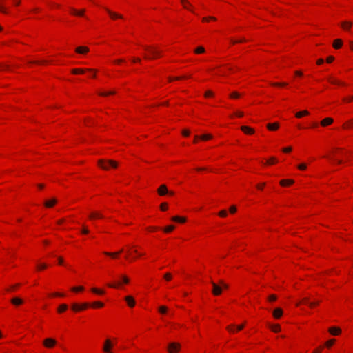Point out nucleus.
I'll list each match as a JSON object with an SVG mask.
<instances>
[{
  "instance_id": "obj_1",
  "label": "nucleus",
  "mask_w": 353,
  "mask_h": 353,
  "mask_svg": "<svg viewBox=\"0 0 353 353\" xmlns=\"http://www.w3.org/2000/svg\"><path fill=\"white\" fill-rule=\"evenodd\" d=\"M212 285V292L214 296H219L222 293L223 289H228V285L225 283L222 280L219 281V283L211 281Z\"/></svg>"
},
{
  "instance_id": "obj_2",
  "label": "nucleus",
  "mask_w": 353,
  "mask_h": 353,
  "mask_svg": "<svg viewBox=\"0 0 353 353\" xmlns=\"http://www.w3.org/2000/svg\"><path fill=\"white\" fill-rule=\"evenodd\" d=\"M98 165L103 170H108L110 168H116L118 165V163L115 161L111 159H100L98 161Z\"/></svg>"
},
{
  "instance_id": "obj_3",
  "label": "nucleus",
  "mask_w": 353,
  "mask_h": 353,
  "mask_svg": "<svg viewBox=\"0 0 353 353\" xmlns=\"http://www.w3.org/2000/svg\"><path fill=\"white\" fill-rule=\"evenodd\" d=\"M144 49L145 50H148L150 53V54H151V57L145 55L144 57L145 59H154L157 57L160 56V54H161V52L159 50H157L154 48L149 47V46H145Z\"/></svg>"
},
{
  "instance_id": "obj_4",
  "label": "nucleus",
  "mask_w": 353,
  "mask_h": 353,
  "mask_svg": "<svg viewBox=\"0 0 353 353\" xmlns=\"http://www.w3.org/2000/svg\"><path fill=\"white\" fill-rule=\"evenodd\" d=\"M157 192L160 196H164L167 194L173 195L174 192H169L165 185H161L157 190Z\"/></svg>"
},
{
  "instance_id": "obj_5",
  "label": "nucleus",
  "mask_w": 353,
  "mask_h": 353,
  "mask_svg": "<svg viewBox=\"0 0 353 353\" xmlns=\"http://www.w3.org/2000/svg\"><path fill=\"white\" fill-rule=\"evenodd\" d=\"M180 349V345L176 343H171L168 345L169 353H176Z\"/></svg>"
},
{
  "instance_id": "obj_6",
  "label": "nucleus",
  "mask_w": 353,
  "mask_h": 353,
  "mask_svg": "<svg viewBox=\"0 0 353 353\" xmlns=\"http://www.w3.org/2000/svg\"><path fill=\"white\" fill-rule=\"evenodd\" d=\"M113 347V344L111 342L110 339H106L105 341L103 347V351L104 352H109L112 350V348Z\"/></svg>"
},
{
  "instance_id": "obj_7",
  "label": "nucleus",
  "mask_w": 353,
  "mask_h": 353,
  "mask_svg": "<svg viewBox=\"0 0 353 353\" xmlns=\"http://www.w3.org/2000/svg\"><path fill=\"white\" fill-rule=\"evenodd\" d=\"M57 343V341L53 339H51V338H48V339H46L44 341H43V345L46 347H52L53 346H54Z\"/></svg>"
},
{
  "instance_id": "obj_8",
  "label": "nucleus",
  "mask_w": 353,
  "mask_h": 353,
  "mask_svg": "<svg viewBox=\"0 0 353 353\" xmlns=\"http://www.w3.org/2000/svg\"><path fill=\"white\" fill-rule=\"evenodd\" d=\"M105 10L112 19H123V16L121 14L112 12L108 8H105Z\"/></svg>"
},
{
  "instance_id": "obj_9",
  "label": "nucleus",
  "mask_w": 353,
  "mask_h": 353,
  "mask_svg": "<svg viewBox=\"0 0 353 353\" xmlns=\"http://www.w3.org/2000/svg\"><path fill=\"white\" fill-rule=\"evenodd\" d=\"M57 203V200L55 198H52L44 202V205L46 208H52Z\"/></svg>"
},
{
  "instance_id": "obj_10",
  "label": "nucleus",
  "mask_w": 353,
  "mask_h": 353,
  "mask_svg": "<svg viewBox=\"0 0 353 353\" xmlns=\"http://www.w3.org/2000/svg\"><path fill=\"white\" fill-rule=\"evenodd\" d=\"M333 119L330 117H327L323 119L321 122V125L323 127L327 126L333 123Z\"/></svg>"
},
{
  "instance_id": "obj_11",
  "label": "nucleus",
  "mask_w": 353,
  "mask_h": 353,
  "mask_svg": "<svg viewBox=\"0 0 353 353\" xmlns=\"http://www.w3.org/2000/svg\"><path fill=\"white\" fill-rule=\"evenodd\" d=\"M341 332V329L337 327H332L329 329V332L334 336L339 334Z\"/></svg>"
},
{
  "instance_id": "obj_12",
  "label": "nucleus",
  "mask_w": 353,
  "mask_h": 353,
  "mask_svg": "<svg viewBox=\"0 0 353 353\" xmlns=\"http://www.w3.org/2000/svg\"><path fill=\"white\" fill-rule=\"evenodd\" d=\"M125 300L127 301L128 305L131 307H134L135 305V301L131 296H125Z\"/></svg>"
},
{
  "instance_id": "obj_13",
  "label": "nucleus",
  "mask_w": 353,
  "mask_h": 353,
  "mask_svg": "<svg viewBox=\"0 0 353 353\" xmlns=\"http://www.w3.org/2000/svg\"><path fill=\"white\" fill-rule=\"evenodd\" d=\"M283 314V311L281 308H276L273 311V316L276 319H279Z\"/></svg>"
},
{
  "instance_id": "obj_14",
  "label": "nucleus",
  "mask_w": 353,
  "mask_h": 353,
  "mask_svg": "<svg viewBox=\"0 0 353 353\" xmlns=\"http://www.w3.org/2000/svg\"><path fill=\"white\" fill-rule=\"evenodd\" d=\"M89 51V48L85 46H79L76 48V52L79 54L86 53Z\"/></svg>"
},
{
  "instance_id": "obj_15",
  "label": "nucleus",
  "mask_w": 353,
  "mask_h": 353,
  "mask_svg": "<svg viewBox=\"0 0 353 353\" xmlns=\"http://www.w3.org/2000/svg\"><path fill=\"white\" fill-rule=\"evenodd\" d=\"M241 130L243 132H244L245 133H247V134H253L254 132V130L252 128H250L248 126H245V125L241 126Z\"/></svg>"
},
{
  "instance_id": "obj_16",
  "label": "nucleus",
  "mask_w": 353,
  "mask_h": 353,
  "mask_svg": "<svg viewBox=\"0 0 353 353\" xmlns=\"http://www.w3.org/2000/svg\"><path fill=\"white\" fill-rule=\"evenodd\" d=\"M343 41L340 39H335L333 43V47L336 49H339L342 46Z\"/></svg>"
},
{
  "instance_id": "obj_17",
  "label": "nucleus",
  "mask_w": 353,
  "mask_h": 353,
  "mask_svg": "<svg viewBox=\"0 0 353 353\" xmlns=\"http://www.w3.org/2000/svg\"><path fill=\"white\" fill-rule=\"evenodd\" d=\"M23 300L19 297H14L11 299V303L15 305H19L23 303Z\"/></svg>"
},
{
  "instance_id": "obj_18",
  "label": "nucleus",
  "mask_w": 353,
  "mask_h": 353,
  "mask_svg": "<svg viewBox=\"0 0 353 353\" xmlns=\"http://www.w3.org/2000/svg\"><path fill=\"white\" fill-rule=\"evenodd\" d=\"M279 125L278 123H268L267 125V128L270 130H276L279 128Z\"/></svg>"
},
{
  "instance_id": "obj_19",
  "label": "nucleus",
  "mask_w": 353,
  "mask_h": 353,
  "mask_svg": "<svg viewBox=\"0 0 353 353\" xmlns=\"http://www.w3.org/2000/svg\"><path fill=\"white\" fill-rule=\"evenodd\" d=\"M86 70L85 69H81V68H76V69H73L72 70V74H82ZM87 70L88 71H93V70L92 69H88Z\"/></svg>"
},
{
  "instance_id": "obj_20",
  "label": "nucleus",
  "mask_w": 353,
  "mask_h": 353,
  "mask_svg": "<svg viewBox=\"0 0 353 353\" xmlns=\"http://www.w3.org/2000/svg\"><path fill=\"white\" fill-rule=\"evenodd\" d=\"M294 183V181L292 179H283L280 181V184L283 186L287 185H292Z\"/></svg>"
},
{
  "instance_id": "obj_21",
  "label": "nucleus",
  "mask_w": 353,
  "mask_h": 353,
  "mask_svg": "<svg viewBox=\"0 0 353 353\" xmlns=\"http://www.w3.org/2000/svg\"><path fill=\"white\" fill-rule=\"evenodd\" d=\"M72 13L77 16H83L85 10H77L74 8L71 9Z\"/></svg>"
},
{
  "instance_id": "obj_22",
  "label": "nucleus",
  "mask_w": 353,
  "mask_h": 353,
  "mask_svg": "<svg viewBox=\"0 0 353 353\" xmlns=\"http://www.w3.org/2000/svg\"><path fill=\"white\" fill-rule=\"evenodd\" d=\"M308 114H309V112L308 111L303 110V111H300V112H296L295 116L297 118H301V117H302L303 116L308 115Z\"/></svg>"
},
{
  "instance_id": "obj_23",
  "label": "nucleus",
  "mask_w": 353,
  "mask_h": 353,
  "mask_svg": "<svg viewBox=\"0 0 353 353\" xmlns=\"http://www.w3.org/2000/svg\"><path fill=\"white\" fill-rule=\"evenodd\" d=\"M172 220L174 221H177V222H180V223H185L186 219L184 217H180V216H173L172 218Z\"/></svg>"
},
{
  "instance_id": "obj_24",
  "label": "nucleus",
  "mask_w": 353,
  "mask_h": 353,
  "mask_svg": "<svg viewBox=\"0 0 353 353\" xmlns=\"http://www.w3.org/2000/svg\"><path fill=\"white\" fill-rule=\"evenodd\" d=\"M122 252H123V250H121L118 252H105L104 254L105 255H107V256H112V257L114 258V257L117 256Z\"/></svg>"
},
{
  "instance_id": "obj_25",
  "label": "nucleus",
  "mask_w": 353,
  "mask_h": 353,
  "mask_svg": "<svg viewBox=\"0 0 353 353\" xmlns=\"http://www.w3.org/2000/svg\"><path fill=\"white\" fill-rule=\"evenodd\" d=\"M270 327L274 332H279L281 330V327L278 324L272 325L270 326Z\"/></svg>"
},
{
  "instance_id": "obj_26",
  "label": "nucleus",
  "mask_w": 353,
  "mask_h": 353,
  "mask_svg": "<svg viewBox=\"0 0 353 353\" xmlns=\"http://www.w3.org/2000/svg\"><path fill=\"white\" fill-rule=\"evenodd\" d=\"M90 219H95V218H102L103 216L99 214V213H97V212H92L90 214L89 216Z\"/></svg>"
},
{
  "instance_id": "obj_27",
  "label": "nucleus",
  "mask_w": 353,
  "mask_h": 353,
  "mask_svg": "<svg viewBox=\"0 0 353 353\" xmlns=\"http://www.w3.org/2000/svg\"><path fill=\"white\" fill-rule=\"evenodd\" d=\"M341 26L345 29H349L352 26V23L349 21H345L341 23Z\"/></svg>"
},
{
  "instance_id": "obj_28",
  "label": "nucleus",
  "mask_w": 353,
  "mask_h": 353,
  "mask_svg": "<svg viewBox=\"0 0 353 353\" xmlns=\"http://www.w3.org/2000/svg\"><path fill=\"white\" fill-rule=\"evenodd\" d=\"M67 309H68V305H65V304H62V305H61L59 307V308H58V312H59V313H61V312H63L65 311Z\"/></svg>"
},
{
  "instance_id": "obj_29",
  "label": "nucleus",
  "mask_w": 353,
  "mask_h": 353,
  "mask_svg": "<svg viewBox=\"0 0 353 353\" xmlns=\"http://www.w3.org/2000/svg\"><path fill=\"white\" fill-rule=\"evenodd\" d=\"M212 138V136L210 134H203L200 137V139L203 141L209 140V139H211Z\"/></svg>"
},
{
  "instance_id": "obj_30",
  "label": "nucleus",
  "mask_w": 353,
  "mask_h": 353,
  "mask_svg": "<svg viewBox=\"0 0 353 353\" xmlns=\"http://www.w3.org/2000/svg\"><path fill=\"white\" fill-rule=\"evenodd\" d=\"M194 52L196 54L203 53L205 52V48L203 46H199L195 49Z\"/></svg>"
},
{
  "instance_id": "obj_31",
  "label": "nucleus",
  "mask_w": 353,
  "mask_h": 353,
  "mask_svg": "<svg viewBox=\"0 0 353 353\" xmlns=\"http://www.w3.org/2000/svg\"><path fill=\"white\" fill-rule=\"evenodd\" d=\"M181 1L185 8L190 9V7H191V5L187 0H181Z\"/></svg>"
},
{
  "instance_id": "obj_32",
  "label": "nucleus",
  "mask_w": 353,
  "mask_h": 353,
  "mask_svg": "<svg viewBox=\"0 0 353 353\" xmlns=\"http://www.w3.org/2000/svg\"><path fill=\"white\" fill-rule=\"evenodd\" d=\"M115 93L114 91H110V92H99V94L103 97H106L108 95L114 94Z\"/></svg>"
},
{
  "instance_id": "obj_33",
  "label": "nucleus",
  "mask_w": 353,
  "mask_h": 353,
  "mask_svg": "<svg viewBox=\"0 0 353 353\" xmlns=\"http://www.w3.org/2000/svg\"><path fill=\"white\" fill-rule=\"evenodd\" d=\"M168 311V308L165 306H160L159 307V312L161 314H165Z\"/></svg>"
},
{
  "instance_id": "obj_34",
  "label": "nucleus",
  "mask_w": 353,
  "mask_h": 353,
  "mask_svg": "<svg viewBox=\"0 0 353 353\" xmlns=\"http://www.w3.org/2000/svg\"><path fill=\"white\" fill-rule=\"evenodd\" d=\"M92 292L98 294H103L104 293L103 290H99L97 288H92Z\"/></svg>"
},
{
  "instance_id": "obj_35",
  "label": "nucleus",
  "mask_w": 353,
  "mask_h": 353,
  "mask_svg": "<svg viewBox=\"0 0 353 353\" xmlns=\"http://www.w3.org/2000/svg\"><path fill=\"white\" fill-rule=\"evenodd\" d=\"M335 343V339H330L325 343V345L327 347H330Z\"/></svg>"
},
{
  "instance_id": "obj_36",
  "label": "nucleus",
  "mask_w": 353,
  "mask_h": 353,
  "mask_svg": "<svg viewBox=\"0 0 353 353\" xmlns=\"http://www.w3.org/2000/svg\"><path fill=\"white\" fill-rule=\"evenodd\" d=\"M72 308L74 311H79V310H81V306L79 305H78L77 303L72 304Z\"/></svg>"
},
{
  "instance_id": "obj_37",
  "label": "nucleus",
  "mask_w": 353,
  "mask_h": 353,
  "mask_svg": "<svg viewBox=\"0 0 353 353\" xmlns=\"http://www.w3.org/2000/svg\"><path fill=\"white\" fill-rule=\"evenodd\" d=\"M93 307H102L103 306V303L99 301L94 302L92 303Z\"/></svg>"
},
{
  "instance_id": "obj_38",
  "label": "nucleus",
  "mask_w": 353,
  "mask_h": 353,
  "mask_svg": "<svg viewBox=\"0 0 353 353\" xmlns=\"http://www.w3.org/2000/svg\"><path fill=\"white\" fill-rule=\"evenodd\" d=\"M240 97V94L239 93H238L237 92H233L232 93H231L230 94V97L231 98H233V99H237Z\"/></svg>"
},
{
  "instance_id": "obj_39",
  "label": "nucleus",
  "mask_w": 353,
  "mask_h": 353,
  "mask_svg": "<svg viewBox=\"0 0 353 353\" xmlns=\"http://www.w3.org/2000/svg\"><path fill=\"white\" fill-rule=\"evenodd\" d=\"M174 229V225H169L164 229V231L165 232H170L172 231Z\"/></svg>"
},
{
  "instance_id": "obj_40",
  "label": "nucleus",
  "mask_w": 353,
  "mask_h": 353,
  "mask_svg": "<svg viewBox=\"0 0 353 353\" xmlns=\"http://www.w3.org/2000/svg\"><path fill=\"white\" fill-rule=\"evenodd\" d=\"M276 162H277V161H276V158L271 157L270 159L268 160L267 163L268 164H273V163H275Z\"/></svg>"
},
{
  "instance_id": "obj_41",
  "label": "nucleus",
  "mask_w": 353,
  "mask_h": 353,
  "mask_svg": "<svg viewBox=\"0 0 353 353\" xmlns=\"http://www.w3.org/2000/svg\"><path fill=\"white\" fill-rule=\"evenodd\" d=\"M83 287L82 286H79V287H74L72 288V290L73 292H79V291H83Z\"/></svg>"
},
{
  "instance_id": "obj_42",
  "label": "nucleus",
  "mask_w": 353,
  "mask_h": 353,
  "mask_svg": "<svg viewBox=\"0 0 353 353\" xmlns=\"http://www.w3.org/2000/svg\"><path fill=\"white\" fill-rule=\"evenodd\" d=\"M160 208L162 211H165L168 209V204L166 203H161Z\"/></svg>"
},
{
  "instance_id": "obj_43",
  "label": "nucleus",
  "mask_w": 353,
  "mask_h": 353,
  "mask_svg": "<svg viewBox=\"0 0 353 353\" xmlns=\"http://www.w3.org/2000/svg\"><path fill=\"white\" fill-rule=\"evenodd\" d=\"M164 279L166 280V281H170L172 279V274L169 272H167L164 274Z\"/></svg>"
},
{
  "instance_id": "obj_44",
  "label": "nucleus",
  "mask_w": 353,
  "mask_h": 353,
  "mask_svg": "<svg viewBox=\"0 0 353 353\" xmlns=\"http://www.w3.org/2000/svg\"><path fill=\"white\" fill-rule=\"evenodd\" d=\"M227 212L225 210H223L219 212V215L221 217H225L227 216Z\"/></svg>"
},
{
  "instance_id": "obj_45",
  "label": "nucleus",
  "mask_w": 353,
  "mask_h": 353,
  "mask_svg": "<svg viewBox=\"0 0 353 353\" xmlns=\"http://www.w3.org/2000/svg\"><path fill=\"white\" fill-rule=\"evenodd\" d=\"M39 270H44L47 268V265L46 263H41L37 266Z\"/></svg>"
},
{
  "instance_id": "obj_46",
  "label": "nucleus",
  "mask_w": 353,
  "mask_h": 353,
  "mask_svg": "<svg viewBox=\"0 0 353 353\" xmlns=\"http://www.w3.org/2000/svg\"><path fill=\"white\" fill-rule=\"evenodd\" d=\"M276 300V296L274 294H272L270 296H268L269 301H274Z\"/></svg>"
},
{
  "instance_id": "obj_47",
  "label": "nucleus",
  "mask_w": 353,
  "mask_h": 353,
  "mask_svg": "<svg viewBox=\"0 0 353 353\" xmlns=\"http://www.w3.org/2000/svg\"><path fill=\"white\" fill-rule=\"evenodd\" d=\"M306 168H307V165L305 163H301L298 165V168L301 170H305Z\"/></svg>"
},
{
  "instance_id": "obj_48",
  "label": "nucleus",
  "mask_w": 353,
  "mask_h": 353,
  "mask_svg": "<svg viewBox=\"0 0 353 353\" xmlns=\"http://www.w3.org/2000/svg\"><path fill=\"white\" fill-rule=\"evenodd\" d=\"M234 325H230L229 326L227 327V330L230 332H234Z\"/></svg>"
},
{
  "instance_id": "obj_49",
  "label": "nucleus",
  "mask_w": 353,
  "mask_h": 353,
  "mask_svg": "<svg viewBox=\"0 0 353 353\" xmlns=\"http://www.w3.org/2000/svg\"><path fill=\"white\" fill-rule=\"evenodd\" d=\"M236 212V208L234 205H232L230 208V212L233 214Z\"/></svg>"
},
{
  "instance_id": "obj_50",
  "label": "nucleus",
  "mask_w": 353,
  "mask_h": 353,
  "mask_svg": "<svg viewBox=\"0 0 353 353\" xmlns=\"http://www.w3.org/2000/svg\"><path fill=\"white\" fill-rule=\"evenodd\" d=\"M210 19L215 21L216 18L213 17H204V18H203V21H208Z\"/></svg>"
},
{
  "instance_id": "obj_51",
  "label": "nucleus",
  "mask_w": 353,
  "mask_h": 353,
  "mask_svg": "<svg viewBox=\"0 0 353 353\" xmlns=\"http://www.w3.org/2000/svg\"><path fill=\"white\" fill-rule=\"evenodd\" d=\"M119 283H109L108 284V287L116 288L119 286Z\"/></svg>"
},
{
  "instance_id": "obj_52",
  "label": "nucleus",
  "mask_w": 353,
  "mask_h": 353,
  "mask_svg": "<svg viewBox=\"0 0 353 353\" xmlns=\"http://www.w3.org/2000/svg\"><path fill=\"white\" fill-rule=\"evenodd\" d=\"M212 95H213L212 92L210 91V90L205 92V97H212Z\"/></svg>"
},
{
  "instance_id": "obj_53",
  "label": "nucleus",
  "mask_w": 353,
  "mask_h": 353,
  "mask_svg": "<svg viewBox=\"0 0 353 353\" xmlns=\"http://www.w3.org/2000/svg\"><path fill=\"white\" fill-rule=\"evenodd\" d=\"M329 81L333 84H341L339 81L334 79H330Z\"/></svg>"
},
{
  "instance_id": "obj_54",
  "label": "nucleus",
  "mask_w": 353,
  "mask_h": 353,
  "mask_svg": "<svg viewBox=\"0 0 353 353\" xmlns=\"http://www.w3.org/2000/svg\"><path fill=\"white\" fill-rule=\"evenodd\" d=\"M90 305L87 303H85L83 304H82L81 306V310H84V309H86Z\"/></svg>"
},
{
  "instance_id": "obj_55",
  "label": "nucleus",
  "mask_w": 353,
  "mask_h": 353,
  "mask_svg": "<svg viewBox=\"0 0 353 353\" xmlns=\"http://www.w3.org/2000/svg\"><path fill=\"white\" fill-rule=\"evenodd\" d=\"M272 85H275V86H285L286 85V83H272Z\"/></svg>"
},
{
  "instance_id": "obj_56",
  "label": "nucleus",
  "mask_w": 353,
  "mask_h": 353,
  "mask_svg": "<svg viewBox=\"0 0 353 353\" xmlns=\"http://www.w3.org/2000/svg\"><path fill=\"white\" fill-rule=\"evenodd\" d=\"M319 301H317V302H310L309 303V306L310 307H314L315 305H316L317 304H319Z\"/></svg>"
},
{
  "instance_id": "obj_57",
  "label": "nucleus",
  "mask_w": 353,
  "mask_h": 353,
  "mask_svg": "<svg viewBox=\"0 0 353 353\" xmlns=\"http://www.w3.org/2000/svg\"><path fill=\"white\" fill-rule=\"evenodd\" d=\"M292 148L291 147H288V148H283V151L284 152H291V151H292Z\"/></svg>"
},
{
  "instance_id": "obj_58",
  "label": "nucleus",
  "mask_w": 353,
  "mask_h": 353,
  "mask_svg": "<svg viewBox=\"0 0 353 353\" xmlns=\"http://www.w3.org/2000/svg\"><path fill=\"white\" fill-rule=\"evenodd\" d=\"M334 58L332 56H330L327 58V63H332L334 61Z\"/></svg>"
},
{
  "instance_id": "obj_59",
  "label": "nucleus",
  "mask_w": 353,
  "mask_h": 353,
  "mask_svg": "<svg viewBox=\"0 0 353 353\" xmlns=\"http://www.w3.org/2000/svg\"><path fill=\"white\" fill-rule=\"evenodd\" d=\"M122 279L123 281V283H129V279L126 276H123Z\"/></svg>"
},
{
  "instance_id": "obj_60",
  "label": "nucleus",
  "mask_w": 353,
  "mask_h": 353,
  "mask_svg": "<svg viewBox=\"0 0 353 353\" xmlns=\"http://www.w3.org/2000/svg\"><path fill=\"white\" fill-rule=\"evenodd\" d=\"M265 185V183H263L257 185L256 187H257L258 189L262 190Z\"/></svg>"
},
{
  "instance_id": "obj_61",
  "label": "nucleus",
  "mask_w": 353,
  "mask_h": 353,
  "mask_svg": "<svg viewBox=\"0 0 353 353\" xmlns=\"http://www.w3.org/2000/svg\"><path fill=\"white\" fill-rule=\"evenodd\" d=\"M182 134L184 136H188L190 134V131L188 130H185L183 131Z\"/></svg>"
},
{
  "instance_id": "obj_62",
  "label": "nucleus",
  "mask_w": 353,
  "mask_h": 353,
  "mask_svg": "<svg viewBox=\"0 0 353 353\" xmlns=\"http://www.w3.org/2000/svg\"><path fill=\"white\" fill-rule=\"evenodd\" d=\"M303 302L304 303L307 304V305H309V303H310V301H309V299H308V298H304V299H303Z\"/></svg>"
},
{
  "instance_id": "obj_63",
  "label": "nucleus",
  "mask_w": 353,
  "mask_h": 353,
  "mask_svg": "<svg viewBox=\"0 0 353 353\" xmlns=\"http://www.w3.org/2000/svg\"><path fill=\"white\" fill-rule=\"evenodd\" d=\"M323 62H324V60H323V59H319L317 60V64H318V65L323 64Z\"/></svg>"
},
{
  "instance_id": "obj_64",
  "label": "nucleus",
  "mask_w": 353,
  "mask_h": 353,
  "mask_svg": "<svg viewBox=\"0 0 353 353\" xmlns=\"http://www.w3.org/2000/svg\"><path fill=\"white\" fill-rule=\"evenodd\" d=\"M82 233H83V234H88V233H89V230H88L87 228H84L82 230Z\"/></svg>"
}]
</instances>
